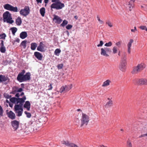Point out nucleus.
I'll list each match as a JSON object with an SVG mask.
<instances>
[{"label":"nucleus","mask_w":147,"mask_h":147,"mask_svg":"<svg viewBox=\"0 0 147 147\" xmlns=\"http://www.w3.org/2000/svg\"><path fill=\"white\" fill-rule=\"evenodd\" d=\"M25 70H23L22 72L19 73L17 78V80L20 82H24L29 80L30 79V73L27 72L25 74Z\"/></svg>","instance_id":"1"},{"label":"nucleus","mask_w":147,"mask_h":147,"mask_svg":"<svg viewBox=\"0 0 147 147\" xmlns=\"http://www.w3.org/2000/svg\"><path fill=\"white\" fill-rule=\"evenodd\" d=\"M126 54L124 53L122 56L119 65V68L122 71H125L127 65Z\"/></svg>","instance_id":"2"},{"label":"nucleus","mask_w":147,"mask_h":147,"mask_svg":"<svg viewBox=\"0 0 147 147\" xmlns=\"http://www.w3.org/2000/svg\"><path fill=\"white\" fill-rule=\"evenodd\" d=\"M3 16L4 22H6L10 24H12L14 22V21L12 20L11 14L9 11L5 12L3 14Z\"/></svg>","instance_id":"3"},{"label":"nucleus","mask_w":147,"mask_h":147,"mask_svg":"<svg viewBox=\"0 0 147 147\" xmlns=\"http://www.w3.org/2000/svg\"><path fill=\"white\" fill-rule=\"evenodd\" d=\"M64 6V3L61 2L60 1H58L57 2L53 3L51 7V9H55L57 10H59L62 9Z\"/></svg>","instance_id":"4"},{"label":"nucleus","mask_w":147,"mask_h":147,"mask_svg":"<svg viewBox=\"0 0 147 147\" xmlns=\"http://www.w3.org/2000/svg\"><path fill=\"white\" fill-rule=\"evenodd\" d=\"M89 117L88 115L86 114L83 113L81 119V126H83L84 125H87L89 121Z\"/></svg>","instance_id":"5"},{"label":"nucleus","mask_w":147,"mask_h":147,"mask_svg":"<svg viewBox=\"0 0 147 147\" xmlns=\"http://www.w3.org/2000/svg\"><path fill=\"white\" fill-rule=\"evenodd\" d=\"M100 50V54L105 57H109V53L111 52V49L110 48L107 47L101 48Z\"/></svg>","instance_id":"6"},{"label":"nucleus","mask_w":147,"mask_h":147,"mask_svg":"<svg viewBox=\"0 0 147 147\" xmlns=\"http://www.w3.org/2000/svg\"><path fill=\"white\" fill-rule=\"evenodd\" d=\"M3 7L6 10L13 11L14 12L18 11V8L16 6L14 7L9 4H7L3 5Z\"/></svg>","instance_id":"7"},{"label":"nucleus","mask_w":147,"mask_h":147,"mask_svg":"<svg viewBox=\"0 0 147 147\" xmlns=\"http://www.w3.org/2000/svg\"><path fill=\"white\" fill-rule=\"evenodd\" d=\"M14 111L16 113H18L17 116L20 117L22 115L23 111L22 106L18 104L15 105L14 106Z\"/></svg>","instance_id":"8"},{"label":"nucleus","mask_w":147,"mask_h":147,"mask_svg":"<svg viewBox=\"0 0 147 147\" xmlns=\"http://www.w3.org/2000/svg\"><path fill=\"white\" fill-rule=\"evenodd\" d=\"M30 10L28 6H25L23 9H22L20 11V14L24 17L28 15L30 13Z\"/></svg>","instance_id":"9"},{"label":"nucleus","mask_w":147,"mask_h":147,"mask_svg":"<svg viewBox=\"0 0 147 147\" xmlns=\"http://www.w3.org/2000/svg\"><path fill=\"white\" fill-rule=\"evenodd\" d=\"M11 124L12 127L14 130H16L19 127V122L16 120H14L11 122Z\"/></svg>","instance_id":"10"},{"label":"nucleus","mask_w":147,"mask_h":147,"mask_svg":"<svg viewBox=\"0 0 147 147\" xmlns=\"http://www.w3.org/2000/svg\"><path fill=\"white\" fill-rule=\"evenodd\" d=\"M137 83L140 85H147V78H141L138 80Z\"/></svg>","instance_id":"11"},{"label":"nucleus","mask_w":147,"mask_h":147,"mask_svg":"<svg viewBox=\"0 0 147 147\" xmlns=\"http://www.w3.org/2000/svg\"><path fill=\"white\" fill-rule=\"evenodd\" d=\"M45 45L43 42H40L39 45L37 47V50L40 52H43L45 51Z\"/></svg>","instance_id":"12"},{"label":"nucleus","mask_w":147,"mask_h":147,"mask_svg":"<svg viewBox=\"0 0 147 147\" xmlns=\"http://www.w3.org/2000/svg\"><path fill=\"white\" fill-rule=\"evenodd\" d=\"M53 21L55 23L60 24L62 21V20L59 16L55 15H53Z\"/></svg>","instance_id":"13"},{"label":"nucleus","mask_w":147,"mask_h":147,"mask_svg":"<svg viewBox=\"0 0 147 147\" xmlns=\"http://www.w3.org/2000/svg\"><path fill=\"white\" fill-rule=\"evenodd\" d=\"M134 42L133 39H130L127 44V52L129 54H130L131 52V47L132 44Z\"/></svg>","instance_id":"14"},{"label":"nucleus","mask_w":147,"mask_h":147,"mask_svg":"<svg viewBox=\"0 0 147 147\" xmlns=\"http://www.w3.org/2000/svg\"><path fill=\"white\" fill-rule=\"evenodd\" d=\"M34 55L38 60H42L43 56L40 53L38 52H35L34 53Z\"/></svg>","instance_id":"15"},{"label":"nucleus","mask_w":147,"mask_h":147,"mask_svg":"<svg viewBox=\"0 0 147 147\" xmlns=\"http://www.w3.org/2000/svg\"><path fill=\"white\" fill-rule=\"evenodd\" d=\"M9 80L8 78L5 75H0V83L2 82H5Z\"/></svg>","instance_id":"16"},{"label":"nucleus","mask_w":147,"mask_h":147,"mask_svg":"<svg viewBox=\"0 0 147 147\" xmlns=\"http://www.w3.org/2000/svg\"><path fill=\"white\" fill-rule=\"evenodd\" d=\"M7 114L8 117L12 119H13L15 118V114L11 111H10L9 112H7Z\"/></svg>","instance_id":"17"},{"label":"nucleus","mask_w":147,"mask_h":147,"mask_svg":"<svg viewBox=\"0 0 147 147\" xmlns=\"http://www.w3.org/2000/svg\"><path fill=\"white\" fill-rule=\"evenodd\" d=\"M26 99L25 96H24L22 98H18V102H19V105H21V106H23L24 102H25V100Z\"/></svg>","instance_id":"18"},{"label":"nucleus","mask_w":147,"mask_h":147,"mask_svg":"<svg viewBox=\"0 0 147 147\" xmlns=\"http://www.w3.org/2000/svg\"><path fill=\"white\" fill-rule=\"evenodd\" d=\"M30 105L31 104L30 102L28 101H27L24 105V108H26L28 111H29L30 108Z\"/></svg>","instance_id":"19"},{"label":"nucleus","mask_w":147,"mask_h":147,"mask_svg":"<svg viewBox=\"0 0 147 147\" xmlns=\"http://www.w3.org/2000/svg\"><path fill=\"white\" fill-rule=\"evenodd\" d=\"M27 34L26 32H21L20 35V37L22 39H24L27 36Z\"/></svg>","instance_id":"20"},{"label":"nucleus","mask_w":147,"mask_h":147,"mask_svg":"<svg viewBox=\"0 0 147 147\" xmlns=\"http://www.w3.org/2000/svg\"><path fill=\"white\" fill-rule=\"evenodd\" d=\"M16 23L18 26H20L22 23V19L21 17L18 16L16 20Z\"/></svg>","instance_id":"21"},{"label":"nucleus","mask_w":147,"mask_h":147,"mask_svg":"<svg viewBox=\"0 0 147 147\" xmlns=\"http://www.w3.org/2000/svg\"><path fill=\"white\" fill-rule=\"evenodd\" d=\"M18 88L16 87H14L13 88V91H12L13 94H15L16 92H21L23 91V89L21 88H20L17 90Z\"/></svg>","instance_id":"22"},{"label":"nucleus","mask_w":147,"mask_h":147,"mask_svg":"<svg viewBox=\"0 0 147 147\" xmlns=\"http://www.w3.org/2000/svg\"><path fill=\"white\" fill-rule=\"evenodd\" d=\"M108 99L109 100L106 103L105 105L106 107L109 108L112 106L113 104V102L112 100L110 99L109 98H108Z\"/></svg>","instance_id":"23"},{"label":"nucleus","mask_w":147,"mask_h":147,"mask_svg":"<svg viewBox=\"0 0 147 147\" xmlns=\"http://www.w3.org/2000/svg\"><path fill=\"white\" fill-rule=\"evenodd\" d=\"M111 82V81L109 80H107L105 81L103 83L102 85V86L103 87H105L109 86L110 83Z\"/></svg>","instance_id":"24"},{"label":"nucleus","mask_w":147,"mask_h":147,"mask_svg":"<svg viewBox=\"0 0 147 147\" xmlns=\"http://www.w3.org/2000/svg\"><path fill=\"white\" fill-rule=\"evenodd\" d=\"M137 66L140 71L142 70L145 67V64L143 63L138 64Z\"/></svg>","instance_id":"25"},{"label":"nucleus","mask_w":147,"mask_h":147,"mask_svg":"<svg viewBox=\"0 0 147 147\" xmlns=\"http://www.w3.org/2000/svg\"><path fill=\"white\" fill-rule=\"evenodd\" d=\"M139 72H140V71L138 69L137 67L136 66L133 67V70L131 71V73L133 74H136Z\"/></svg>","instance_id":"26"},{"label":"nucleus","mask_w":147,"mask_h":147,"mask_svg":"<svg viewBox=\"0 0 147 147\" xmlns=\"http://www.w3.org/2000/svg\"><path fill=\"white\" fill-rule=\"evenodd\" d=\"M10 101L11 102L14 103L16 102V105L19 104V102H18V98L15 97H13L10 99Z\"/></svg>","instance_id":"27"},{"label":"nucleus","mask_w":147,"mask_h":147,"mask_svg":"<svg viewBox=\"0 0 147 147\" xmlns=\"http://www.w3.org/2000/svg\"><path fill=\"white\" fill-rule=\"evenodd\" d=\"M37 46V44L35 42H32L31 44V49L34 50Z\"/></svg>","instance_id":"28"},{"label":"nucleus","mask_w":147,"mask_h":147,"mask_svg":"<svg viewBox=\"0 0 147 147\" xmlns=\"http://www.w3.org/2000/svg\"><path fill=\"white\" fill-rule=\"evenodd\" d=\"M40 13L41 15L44 17L45 16V9L44 7H42L40 9Z\"/></svg>","instance_id":"29"},{"label":"nucleus","mask_w":147,"mask_h":147,"mask_svg":"<svg viewBox=\"0 0 147 147\" xmlns=\"http://www.w3.org/2000/svg\"><path fill=\"white\" fill-rule=\"evenodd\" d=\"M66 88L64 86H61L60 89V92L61 93H64L66 92L65 90Z\"/></svg>","instance_id":"30"},{"label":"nucleus","mask_w":147,"mask_h":147,"mask_svg":"<svg viewBox=\"0 0 147 147\" xmlns=\"http://www.w3.org/2000/svg\"><path fill=\"white\" fill-rule=\"evenodd\" d=\"M32 124H33V129L37 130L39 126L38 125V123H37L36 122H34Z\"/></svg>","instance_id":"31"},{"label":"nucleus","mask_w":147,"mask_h":147,"mask_svg":"<svg viewBox=\"0 0 147 147\" xmlns=\"http://www.w3.org/2000/svg\"><path fill=\"white\" fill-rule=\"evenodd\" d=\"M26 42L27 41L26 40L22 41L21 43L20 46H23V48L24 49H25L26 47Z\"/></svg>","instance_id":"32"},{"label":"nucleus","mask_w":147,"mask_h":147,"mask_svg":"<svg viewBox=\"0 0 147 147\" xmlns=\"http://www.w3.org/2000/svg\"><path fill=\"white\" fill-rule=\"evenodd\" d=\"M11 32L13 35H14L15 33L17 32V29L16 27H12L11 28Z\"/></svg>","instance_id":"33"},{"label":"nucleus","mask_w":147,"mask_h":147,"mask_svg":"<svg viewBox=\"0 0 147 147\" xmlns=\"http://www.w3.org/2000/svg\"><path fill=\"white\" fill-rule=\"evenodd\" d=\"M61 143L62 144H65L67 146H70V143H69L68 141H65L63 140L61 142Z\"/></svg>","instance_id":"34"},{"label":"nucleus","mask_w":147,"mask_h":147,"mask_svg":"<svg viewBox=\"0 0 147 147\" xmlns=\"http://www.w3.org/2000/svg\"><path fill=\"white\" fill-rule=\"evenodd\" d=\"M61 52V50L59 49H57L55 50L54 54L58 56Z\"/></svg>","instance_id":"35"},{"label":"nucleus","mask_w":147,"mask_h":147,"mask_svg":"<svg viewBox=\"0 0 147 147\" xmlns=\"http://www.w3.org/2000/svg\"><path fill=\"white\" fill-rule=\"evenodd\" d=\"M64 86H65L66 88L65 90L66 92L69 91L72 87L71 85H65Z\"/></svg>","instance_id":"36"},{"label":"nucleus","mask_w":147,"mask_h":147,"mask_svg":"<svg viewBox=\"0 0 147 147\" xmlns=\"http://www.w3.org/2000/svg\"><path fill=\"white\" fill-rule=\"evenodd\" d=\"M127 147H132V144L130 140H128L127 142Z\"/></svg>","instance_id":"37"},{"label":"nucleus","mask_w":147,"mask_h":147,"mask_svg":"<svg viewBox=\"0 0 147 147\" xmlns=\"http://www.w3.org/2000/svg\"><path fill=\"white\" fill-rule=\"evenodd\" d=\"M68 24V21L66 20H64L63 21L62 23L61 24V26L64 27Z\"/></svg>","instance_id":"38"},{"label":"nucleus","mask_w":147,"mask_h":147,"mask_svg":"<svg viewBox=\"0 0 147 147\" xmlns=\"http://www.w3.org/2000/svg\"><path fill=\"white\" fill-rule=\"evenodd\" d=\"M3 111L1 106L0 105V118L2 116H3Z\"/></svg>","instance_id":"39"},{"label":"nucleus","mask_w":147,"mask_h":147,"mask_svg":"<svg viewBox=\"0 0 147 147\" xmlns=\"http://www.w3.org/2000/svg\"><path fill=\"white\" fill-rule=\"evenodd\" d=\"M142 30H145L147 32V27L146 26H141L139 27Z\"/></svg>","instance_id":"40"},{"label":"nucleus","mask_w":147,"mask_h":147,"mask_svg":"<svg viewBox=\"0 0 147 147\" xmlns=\"http://www.w3.org/2000/svg\"><path fill=\"white\" fill-rule=\"evenodd\" d=\"M106 24L108 25L110 27H111L113 26L112 24L109 20L107 21L106 22Z\"/></svg>","instance_id":"41"},{"label":"nucleus","mask_w":147,"mask_h":147,"mask_svg":"<svg viewBox=\"0 0 147 147\" xmlns=\"http://www.w3.org/2000/svg\"><path fill=\"white\" fill-rule=\"evenodd\" d=\"M112 45V43L111 41H110L108 43H106L105 45V46L106 47H111Z\"/></svg>","instance_id":"42"},{"label":"nucleus","mask_w":147,"mask_h":147,"mask_svg":"<svg viewBox=\"0 0 147 147\" xmlns=\"http://www.w3.org/2000/svg\"><path fill=\"white\" fill-rule=\"evenodd\" d=\"M63 66V63L59 64L57 65V68L59 69H62Z\"/></svg>","instance_id":"43"},{"label":"nucleus","mask_w":147,"mask_h":147,"mask_svg":"<svg viewBox=\"0 0 147 147\" xmlns=\"http://www.w3.org/2000/svg\"><path fill=\"white\" fill-rule=\"evenodd\" d=\"M0 51L2 53H5L6 51L5 48V47H1Z\"/></svg>","instance_id":"44"},{"label":"nucleus","mask_w":147,"mask_h":147,"mask_svg":"<svg viewBox=\"0 0 147 147\" xmlns=\"http://www.w3.org/2000/svg\"><path fill=\"white\" fill-rule=\"evenodd\" d=\"M117 47H114L113 49V53L114 54H115L117 52Z\"/></svg>","instance_id":"45"},{"label":"nucleus","mask_w":147,"mask_h":147,"mask_svg":"<svg viewBox=\"0 0 147 147\" xmlns=\"http://www.w3.org/2000/svg\"><path fill=\"white\" fill-rule=\"evenodd\" d=\"M24 113L26 115V116L28 118H29L31 117V115L30 113L25 111Z\"/></svg>","instance_id":"46"},{"label":"nucleus","mask_w":147,"mask_h":147,"mask_svg":"<svg viewBox=\"0 0 147 147\" xmlns=\"http://www.w3.org/2000/svg\"><path fill=\"white\" fill-rule=\"evenodd\" d=\"M97 18L100 24H102L104 23L103 21L100 19V17L98 15L97 16Z\"/></svg>","instance_id":"47"},{"label":"nucleus","mask_w":147,"mask_h":147,"mask_svg":"<svg viewBox=\"0 0 147 147\" xmlns=\"http://www.w3.org/2000/svg\"><path fill=\"white\" fill-rule=\"evenodd\" d=\"M0 36L1 37V38L3 39H5L6 37V35L5 33H3L1 34H0Z\"/></svg>","instance_id":"48"},{"label":"nucleus","mask_w":147,"mask_h":147,"mask_svg":"<svg viewBox=\"0 0 147 147\" xmlns=\"http://www.w3.org/2000/svg\"><path fill=\"white\" fill-rule=\"evenodd\" d=\"M121 41H119L118 42H116L115 43V45L117 46L118 47H121Z\"/></svg>","instance_id":"49"},{"label":"nucleus","mask_w":147,"mask_h":147,"mask_svg":"<svg viewBox=\"0 0 147 147\" xmlns=\"http://www.w3.org/2000/svg\"><path fill=\"white\" fill-rule=\"evenodd\" d=\"M72 27V26L70 24H68L66 26V28L67 29L69 30L71 29Z\"/></svg>","instance_id":"50"},{"label":"nucleus","mask_w":147,"mask_h":147,"mask_svg":"<svg viewBox=\"0 0 147 147\" xmlns=\"http://www.w3.org/2000/svg\"><path fill=\"white\" fill-rule=\"evenodd\" d=\"M103 44V42L102 41L100 40V43L97 45L98 47H102Z\"/></svg>","instance_id":"51"},{"label":"nucleus","mask_w":147,"mask_h":147,"mask_svg":"<svg viewBox=\"0 0 147 147\" xmlns=\"http://www.w3.org/2000/svg\"><path fill=\"white\" fill-rule=\"evenodd\" d=\"M70 146L71 147H78L76 145L73 143H70Z\"/></svg>","instance_id":"52"},{"label":"nucleus","mask_w":147,"mask_h":147,"mask_svg":"<svg viewBox=\"0 0 147 147\" xmlns=\"http://www.w3.org/2000/svg\"><path fill=\"white\" fill-rule=\"evenodd\" d=\"M48 87L49 88L48 89L49 90H51L53 88L52 84H50V85L48 86Z\"/></svg>","instance_id":"53"},{"label":"nucleus","mask_w":147,"mask_h":147,"mask_svg":"<svg viewBox=\"0 0 147 147\" xmlns=\"http://www.w3.org/2000/svg\"><path fill=\"white\" fill-rule=\"evenodd\" d=\"M1 47H5L4 45V42L3 40H1Z\"/></svg>","instance_id":"54"},{"label":"nucleus","mask_w":147,"mask_h":147,"mask_svg":"<svg viewBox=\"0 0 147 147\" xmlns=\"http://www.w3.org/2000/svg\"><path fill=\"white\" fill-rule=\"evenodd\" d=\"M36 1L38 3H41L42 0H36Z\"/></svg>","instance_id":"55"},{"label":"nucleus","mask_w":147,"mask_h":147,"mask_svg":"<svg viewBox=\"0 0 147 147\" xmlns=\"http://www.w3.org/2000/svg\"><path fill=\"white\" fill-rule=\"evenodd\" d=\"M146 136V134H144L142 135H141L140 136H139V138H141L143 137H144Z\"/></svg>","instance_id":"56"},{"label":"nucleus","mask_w":147,"mask_h":147,"mask_svg":"<svg viewBox=\"0 0 147 147\" xmlns=\"http://www.w3.org/2000/svg\"><path fill=\"white\" fill-rule=\"evenodd\" d=\"M15 42H19L20 41V40L18 38H17L15 40Z\"/></svg>","instance_id":"57"},{"label":"nucleus","mask_w":147,"mask_h":147,"mask_svg":"<svg viewBox=\"0 0 147 147\" xmlns=\"http://www.w3.org/2000/svg\"><path fill=\"white\" fill-rule=\"evenodd\" d=\"M58 1H59V0H51V1L52 2H56Z\"/></svg>","instance_id":"58"},{"label":"nucleus","mask_w":147,"mask_h":147,"mask_svg":"<svg viewBox=\"0 0 147 147\" xmlns=\"http://www.w3.org/2000/svg\"><path fill=\"white\" fill-rule=\"evenodd\" d=\"M9 106L11 107H12L13 106V104L10 102L9 103Z\"/></svg>","instance_id":"59"},{"label":"nucleus","mask_w":147,"mask_h":147,"mask_svg":"<svg viewBox=\"0 0 147 147\" xmlns=\"http://www.w3.org/2000/svg\"><path fill=\"white\" fill-rule=\"evenodd\" d=\"M15 96L16 97H18L20 96L19 94L18 93L16 94L15 95Z\"/></svg>","instance_id":"60"},{"label":"nucleus","mask_w":147,"mask_h":147,"mask_svg":"<svg viewBox=\"0 0 147 147\" xmlns=\"http://www.w3.org/2000/svg\"><path fill=\"white\" fill-rule=\"evenodd\" d=\"M49 0H44V2L45 3L47 4L48 3Z\"/></svg>","instance_id":"61"},{"label":"nucleus","mask_w":147,"mask_h":147,"mask_svg":"<svg viewBox=\"0 0 147 147\" xmlns=\"http://www.w3.org/2000/svg\"><path fill=\"white\" fill-rule=\"evenodd\" d=\"M100 147H107V146H105L103 144H101L100 145Z\"/></svg>","instance_id":"62"},{"label":"nucleus","mask_w":147,"mask_h":147,"mask_svg":"<svg viewBox=\"0 0 147 147\" xmlns=\"http://www.w3.org/2000/svg\"><path fill=\"white\" fill-rule=\"evenodd\" d=\"M131 31L132 32H135L136 31L135 30H134V29H131Z\"/></svg>","instance_id":"63"},{"label":"nucleus","mask_w":147,"mask_h":147,"mask_svg":"<svg viewBox=\"0 0 147 147\" xmlns=\"http://www.w3.org/2000/svg\"><path fill=\"white\" fill-rule=\"evenodd\" d=\"M74 18L76 19L77 20L78 18V16H74Z\"/></svg>","instance_id":"64"}]
</instances>
